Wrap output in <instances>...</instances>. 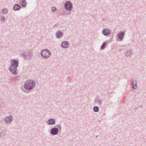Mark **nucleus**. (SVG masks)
I'll use <instances>...</instances> for the list:
<instances>
[{
    "mask_svg": "<svg viewBox=\"0 0 146 146\" xmlns=\"http://www.w3.org/2000/svg\"><path fill=\"white\" fill-rule=\"evenodd\" d=\"M19 64V61L17 60L14 59L11 61L9 70L12 74L14 75L17 74L18 72L17 68L18 67Z\"/></svg>",
    "mask_w": 146,
    "mask_h": 146,
    "instance_id": "nucleus-1",
    "label": "nucleus"
},
{
    "mask_svg": "<svg viewBox=\"0 0 146 146\" xmlns=\"http://www.w3.org/2000/svg\"><path fill=\"white\" fill-rule=\"evenodd\" d=\"M36 82L31 79H28L24 83V89L28 91L33 90L35 86Z\"/></svg>",
    "mask_w": 146,
    "mask_h": 146,
    "instance_id": "nucleus-2",
    "label": "nucleus"
},
{
    "mask_svg": "<svg viewBox=\"0 0 146 146\" xmlns=\"http://www.w3.org/2000/svg\"><path fill=\"white\" fill-rule=\"evenodd\" d=\"M57 127H54L51 128L50 130V133L52 135H57L59 131H61L62 128L60 124H58L56 125Z\"/></svg>",
    "mask_w": 146,
    "mask_h": 146,
    "instance_id": "nucleus-3",
    "label": "nucleus"
},
{
    "mask_svg": "<svg viewBox=\"0 0 146 146\" xmlns=\"http://www.w3.org/2000/svg\"><path fill=\"white\" fill-rule=\"evenodd\" d=\"M20 56L24 59H31L33 56V53L32 51L24 52L20 55Z\"/></svg>",
    "mask_w": 146,
    "mask_h": 146,
    "instance_id": "nucleus-4",
    "label": "nucleus"
},
{
    "mask_svg": "<svg viewBox=\"0 0 146 146\" xmlns=\"http://www.w3.org/2000/svg\"><path fill=\"white\" fill-rule=\"evenodd\" d=\"M40 54L43 57L46 58H49L51 54L50 51L47 49L42 50Z\"/></svg>",
    "mask_w": 146,
    "mask_h": 146,
    "instance_id": "nucleus-5",
    "label": "nucleus"
},
{
    "mask_svg": "<svg viewBox=\"0 0 146 146\" xmlns=\"http://www.w3.org/2000/svg\"><path fill=\"white\" fill-rule=\"evenodd\" d=\"M65 9L68 11H71L73 8V5L70 1H67L65 2L64 5Z\"/></svg>",
    "mask_w": 146,
    "mask_h": 146,
    "instance_id": "nucleus-6",
    "label": "nucleus"
},
{
    "mask_svg": "<svg viewBox=\"0 0 146 146\" xmlns=\"http://www.w3.org/2000/svg\"><path fill=\"white\" fill-rule=\"evenodd\" d=\"M125 34V32L124 31H121L117 35V40L122 41L124 38Z\"/></svg>",
    "mask_w": 146,
    "mask_h": 146,
    "instance_id": "nucleus-7",
    "label": "nucleus"
},
{
    "mask_svg": "<svg viewBox=\"0 0 146 146\" xmlns=\"http://www.w3.org/2000/svg\"><path fill=\"white\" fill-rule=\"evenodd\" d=\"M102 33L105 36H108L111 34V31L108 29H104L102 31Z\"/></svg>",
    "mask_w": 146,
    "mask_h": 146,
    "instance_id": "nucleus-8",
    "label": "nucleus"
},
{
    "mask_svg": "<svg viewBox=\"0 0 146 146\" xmlns=\"http://www.w3.org/2000/svg\"><path fill=\"white\" fill-rule=\"evenodd\" d=\"M13 120V117L12 115H10L7 116L5 119V121L6 123L11 122Z\"/></svg>",
    "mask_w": 146,
    "mask_h": 146,
    "instance_id": "nucleus-9",
    "label": "nucleus"
},
{
    "mask_svg": "<svg viewBox=\"0 0 146 146\" xmlns=\"http://www.w3.org/2000/svg\"><path fill=\"white\" fill-rule=\"evenodd\" d=\"M56 36L57 38H59L63 36V33L62 31L58 30L56 33Z\"/></svg>",
    "mask_w": 146,
    "mask_h": 146,
    "instance_id": "nucleus-10",
    "label": "nucleus"
},
{
    "mask_svg": "<svg viewBox=\"0 0 146 146\" xmlns=\"http://www.w3.org/2000/svg\"><path fill=\"white\" fill-rule=\"evenodd\" d=\"M131 86L133 89H136L137 88V81L135 80H133L131 82Z\"/></svg>",
    "mask_w": 146,
    "mask_h": 146,
    "instance_id": "nucleus-11",
    "label": "nucleus"
},
{
    "mask_svg": "<svg viewBox=\"0 0 146 146\" xmlns=\"http://www.w3.org/2000/svg\"><path fill=\"white\" fill-rule=\"evenodd\" d=\"M94 104H99L100 106H101L102 104V99H99L98 97H96L94 100Z\"/></svg>",
    "mask_w": 146,
    "mask_h": 146,
    "instance_id": "nucleus-12",
    "label": "nucleus"
},
{
    "mask_svg": "<svg viewBox=\"0 0 146 146\" xmlns=\"http://www.w3.org/2000/svg\"><path fill=\"white\" fill-rule=\"evenodd\" d=\"M69 45V43L67 41H64L62 42L61 44L62 47L64 48H67Z\"/></svg>",
    "mask_w": 146,
    "mask_h": 146,
    "instance_id": "nucleus-13",
    "label": "nucleus"
},
{
    "mask_svg": "<svg viewBox=\"0 0 146 146\" xmlns=\"http://www.w3.org/2000/svg\"><path fill=\"white\" fill-rule=\"evenodd\" d=\"M47 124L48 125H53L55 123V120L53 118H50L47 121Z\"/></svg>",
    "mask_w": 146,
    "mask_h": 146,
    "instance_id": "nucleus-14",
    "label": "nucleus"
},
{
    "mask_svg": "<svg viewBox=\"0 0 146 146\" xmlns=\"http://www.w3.org/2000/svg\"><path fill=\"white\" fill-rule=\"evenodd\" d=\"M6 128H4L3 129H0V137H1L5 136L6 135Z\"/></svg>",
    "mask_w": 146,
    "mask_h": 146,
    "instance_id": "nucleus-15",
    "label": "nucleus"
},
{
    "mask_svg": "<svg viewBox=\"0 0 146 146\" xmlns=\"http://www.w3.org/2000/svg\"><path fill=\"white\" fill-rule=\"evenodd\" d=\"M21 8V7L18 4H16L14 5L13 9L15 11H17L20 10Z\"/></svg>",
    "mask_w": 146,
    "mask_h": 146,
    "instance_id": "nucleus-16",
    "label": "nucleus"
},
{
    "mask_svg": "<svg viewBox=\"0 0 146 146\" xmlns=\"http://www.w3.org/2000/svg\"><path fill=\"white\" fill-rule=\"evenodd\" d=\"M19 4L22 7H26L27 3L25 0H23L20 1Z\"/></svg>",
    "mask_w": 146,
    "mask_h": 146,
    "instance_id": "nucleus-17",
    "label": "nucleus"
},
{
    "mask_svg": "<svg viewBox=\"0 0 146 146\" xmlns=\"http://www.w3.org/2000/svg\"><path fill=\"white\" fill-rule=\"evenodd\" d=\"M108 42H106V41L103 42L100 47V50H103L104 49L107 45L108 44Z\"/></svg>",
    "mask_w": 146,
    "mask_h": 146,
    "instance_id": "nucleus-18",
    "label": "nucleus"
},
{
    "mask_svg": "<svg viewBox=\"0 0 146 146\" xmlns=\"http://www.w3.org/2000/svg\"><path fill=\"white\" fill-rule=\"evenodd\" d=\"M132 52L130 50L127 49L126 50L125 53V54L126 56H130Z\"/></svg>",
    "mask_w": 146,
    "mask_h": 146,
    "instance_id": "nucleus-19",
    "label": "nucleus"
},
{
    "mask_svg": "<svg viewBox=\"0 0 146 146\" xmlns=\"http://www.w3.org/2000/svg\"><path fill=\"white\" fill-rule=\"evenodd\" d=\"M18 76H16L15 77H13L11 80V82H13L14 83H16L18 80Z\"/></svg>",
    "mask_w": 146,
    "mask_h": 146,
    "instance_id": "nucleus-20",
    "label": "nucleus"
},
{
    "mask_svg": "<svg viewBox=\"0 0 146 146\" xmlns=\"http://www.w3.org/2000/svg\"><path fill=\"white\" fill-rule=\"evenodd\" d=\"M93 111L95 112H97L99 111V108L98 107L96 106L93 108Z\"/></svg>",
    "mask_w": 146,
    "mask_h": 146,
    "instance_id": "nucleus-21",
    "label": "nucleus"
},
{
    "mask_svg": "<svg viewBox=\"0 0 146 146\" xmlns=\"http://www.w3.org/2000/svg\"><path fill=\"white\" fill-rule=\"evenodd\" d=\"M2 12L3 13L6 14L8 12V10L6 8L3 9L2 10Z\"/></svg>",
    "mask_w": 146,
    "mask_h": 146,
    "instance_id": "nucleus-22",
    "label": "nucleus"
},
{
    "mask_svg": "<svg viewBox=\"0 0 146 146\" xmlns=\"http://www.w3.org/2000/svg\"><path fill=\"white\" fill-rule=\"evenodd\" d=\"M0 20L3 22H4L5 21V17L4 16H0Z\"/></svg>",
    "mask_w": 146,
    "mask_h": 146,
    "instance_id": "nucleus-23",
    "label": "nucleus"
},
{
    "mask_svg": "<svg viewBox=\"0 0 146 146\" xmlns=\"http://www.w3.org/2000/svg\"><path fill=\"white\" fill-rule=\"evenodd\" d=\"M57 10V8L55 7H53L52 8L51 11L53 12H55Z\"/></svg>",
    "mask_w": 146,
    "mask_h": 146,
    "instance_id": "nucleus-24",
    "label": "nucleus"
},
{
    "mask_svg": "<svg viewBox=\"0 0 146 146\" xmlns=\"http://www.w3.org/2000/svg\"><path fill=\"white\" fill-rule=\"evenodd\" d=\"M64 11H63V12H62L60 13V15L61 16L64 15H65V12Z\"/></svg>",
    "mask_w": 146,
    "mask_h": 146,
    "instance_id": "nucleus-25",
    "label": "nucleus"
},
{
    "mask_svg": "<svg viewBox=\"0 0 146 146\" xmlns=\"http://www.w3.org/2000/svg\"><path fill=\"white\" fill-rule=\"evenodd\" d=\"M95 137H96V138H97V137H98V135H96Z\"/></svg>",
    "mask_w": 146,
    "mask_h": 146,
    "instance_id": "nucleus-26",
    "label": "nucleus"
}]
</instances>
